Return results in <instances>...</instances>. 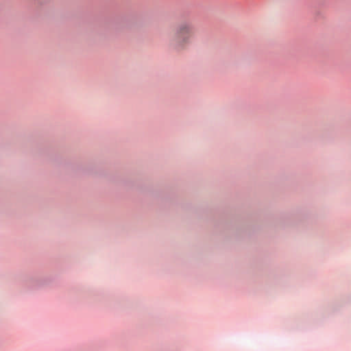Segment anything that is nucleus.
I'll use <instances>...</instances> for the list:
<instances>
[{"label":"nucleus","mask_w":351,"mask_h":351,"mask_svg":"<svg viewBox=\"0 0 351 351\" xmlns=\"http://www.w3.org/2000/svg\"><path fill=\"white\" fill-rule=\"evenodd\" d=\"M194 34L193 25L190 22H182L176 28L171 40L172 47L176 51L186 49L191 43Z\"/></svg>","instance_id":"obj_1"}]
</instances>
